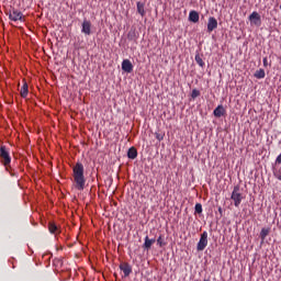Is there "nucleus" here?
<instances>
[{"mask_svg":"<svg viewBox=\"0 0 281 281\" xmlns=\"http://www.w3.org/2000/svg\"><path fill=\"white\" fill-rule=\"evenodd\" d=\"M72 186L75 190L82 192L87 186V178H85V165L77 162L72 167Z\"/></svg>","mask_w":281,"mask_h":281,"instance_id":"f257e3e1","label":"nucleus"},{"mask_svg":"<svg viewBox=\"0 0 281 281\" xmlns=\"http://www.w3.org/2000/svg\"><path fill=\"white\" fill-rule=\"evenodd\" d=\"M232 201L234 202L235 207H240L243 203V193H240V186H235L231 195Z\"/></svg>","mask_w":281,"mask_h":281,"instance_id":"f03ea898","label":"nucleus"},{"mask_svg":"<svg viewBox=\"0 0 281 281\" xmlns=\"http://www.w3.org/2000/svg\"><path fill=\"white\" fill-rule=\"evenodd\" d=\"M0 158H1V164H3V166H5L8 170V166H10V164L12 162V158L10 157V151L5 146L0 147Z\"/></svg>","mask_w":281,"mask_h":281,"instance_id":"7ed1b4c3","label":"nucleus"},{"mask_svg":"<svg viewBox=\"0 0 281 281\" xmlns=\"http://www.w3.org/2000/svg\"><path fill=\"white\" fill-rule=\"evenodd\" d=\"M205 247H207V231H204L201 234L200 240H199L198 246H196V250L198 251H203L205 249Z\"/></svg>","mask_w":281,"mask_h":281,"instance_id":"20e7f679","label":"nucleus"},{"mask_svg":"<svg viewBox=\"0 0 281 281\" xmlns=\"http://www.w3.org/2000/svg\"><path fill=\"white\" fill-rule=\"evenodd\" d=\"M10 21H23V13L19 9H12L9 13Z\"/></svg>","mask_w":281,"mask_h":281,"instance_id":"39448f33","label":"nucleus"},{"mask_svg":"<svg viewBox=\"0 0 281 281\" xmlns=\"http://www.w3.org/2000/svg\"><path fill=\"white\" fill-rule=\"evenodd\" d=\"M119 269H121L124 273V278H128L133 273V266L130 265L128 262H122L119 266Z\"/></svg>","mask_w":281,"mask_h":281,"instance_id":"423d86ee","label":"nucleus"},{"mask_svg":"<svg viewBox=\"0 0 281 281\" xmlns=\"http://www.w3.org/2000/svg\"><path fill=\"white\" fill-rule=\"evenodd\" d=\"M216 27H218V21L216 20V18L211 16L209 18V22H207V32H214V30H216Z\"/></svg>","mask_w":281,"mask_h":281,"instance_id":"0eeeda50","label":"nucleus"},{"mask_svg":"<svg viewBox=\"0 0 281 281\" xmlns=\"http://www.w3.org/2000/svg\"><path fill=\"white\" fill-rule=\"evenodd\" d=\"M82 34H86V36H91V22L88 20H85L82 22V29H81Z\"/></svg>","mask_w":281,"mask_h":281,"instance_id":"6e6552de","label":"nucleus"},{"mask_svg":"<svg viewBox=\"0 0 281 281\" xmlns=\"http://www.w3.org/2000/svg\"><path fill=\"white\" fill-rule=\"evenodd\" d=\"M122 70L126 74H132L133 71V63H131L128 59H124L122 61Z\"/></svg>","mask_w":281,"mask_h":281,"instance_id":"1a4fd4ad","label":"nucleus"},{"mask_svg":"<svg viewBox=\"0 0 281 281\" xmlns=\"http://www.w3.org/2000/svg\"><path fill=\"white\" fill-rule=\"evenodd\" d=\"M225 113H226L225 108L222 104L217 105V108L213 111V114L215 117H223Z\"/></svg>","mask_w":281,"mask_h":281,"instance_id":"9d476101","label":"nucleus"},{"mask_svg":"<svg viewBox=\"0 0 281 281\" xmlns=\"http://www.w3.org/2000/svg\"><path fill=\"white\" fill-rule=\"evenodd\" d=\"M30 93L27 81L23 80V86L20 90L21 98H27V94Z\"/></svg>","mask_w":281,"mask_h":281,"instance_id":"9b49d317","label":"nucleus"},{"mask_svg":"<svg viewBox=\"0 0 281 281\" xmlns=\"http://www.w3.org/2000/svg\"><path fill=\"white\" fill-rule=\"evenodd\" d=\"M146 7V4L142 1H138L136 3V10L138 12V14H140V16H146V10L144 9Z\"/></svg>","mask_w":281,"mask_h":281,"instance_id":"f8f14e48","label":"nucleus"},{"mask_svg":"<svg viewBox=\"0 0 281 281\" xmlns=\"http://www.w3.org/2000/svg\"><path fill=\"white\" fill-rule=\"evenodd\" d=\"M48 229H49L50 234H55V236L57 234H60V228H58V225H56L55 222H49Z\"/></svg>","mask_w":281,"mask_h":281,"instance_id":"ddd939ff","label":"nucleus"},{"mask_svg":"<svg viewBox=\"0 0 281 281\" xmlns=\"http://www.w3.org/2000/svg\"><path fill=\"white\" fill-rule=\"evenodd\" d=\"M273 175L276 179H278V181H281V164H276V160H274Z\"/></svg>","mask_w":281,"mask_h":281,"instance_id":"4468645a","label":"nucleus"},{"mask_svg":"<svg viewBox=\"0 0 281 281\" xmlns=\"http://www.w3.org/2000/svg\"><path fill=\"white\" fill-rule=\"evenodd\" d=\"M249 21H254L255 25H260V14H258V12L254 11L249 15Z\"/></svg>","mask_w":281,"mask_h":281,"instance_id":"2eb2a0df","label":"nucleus"},{"mask_svg":"<svg viewBox=\"0 0 281 281\" xmlns=\"http://www.w3.org/2000/svg\"><path fill=\"white\" fill-rule=\"evenodd\" d=\"M189 21H191V23H199V12L190 11Z\"/></svg>","mask_w":281,"mask_h":281,"instance_id":"dca6fc26","label":"nucleus"},{"mask_svg":"<svg viewBox=\"0 0 281 281\" xmlns=\"http://www.w3.org/2000/svg\"><path fill=\"white\" fill-rule=\"evenodd\" d=\"M128 159H137V149L135 147H131L127 151Z\"/></svg>","mask_w":281,"mask_h":281,"instance_id":"f3484780","label":"nucleus"},{"mask_svg":"<svg viewBox=\"0 0 281 281\" xmlns=\"http://www.w3.org/2000/svg\"><path fill=\"white\" fill-rule=\"evenodd\" d=\"M255 78H257L258 80H262V78H265V76H267V74L265 72V69L260 68L258 70L255 71Z\"/></svg>","mask_w":281,"mask_h":281,"instance_id":"a211bd4d","label":"nucleus"},{"mask_svg":"<svg viewBox=\"0 0 281 281\" xmlns=\"http://www.w3.org/2000/svg\"><path fill=\"white\" fill-rule=\"evenodd\" d=\"M150 247H153V241H150V238H148V236H146L145 243L143 244V249H146L148 251V250H150Z\"/></svg>","mask_w":281,"mask_h":281,"instance_id":"6ab92c4d","label":"nucleus"},{"mask_svg":"<svg viewBox=\"0 0 281 281\" xmlns=\"http://www.w3.org/2000/svg\"><path fill=\"white\" fill-rule=\"evenodd\" d=\"M269 232H271V228H262L260 232V238L261 240H265L267 236H269Z\"/></svg>","mask_w":281,"mask_h":281,"instance_id":"aec40b11","label":"nucleus"},{"mask_svg":"<svg viewBox=\"0 0 281 281\" xmlns=\"http://www.w3.org/2000/svg\"><path fill=\"white\" fill-rule=\"evenodd\" d=\"M195 63L199 65V67H205V61H203V58H201L199 53L195 55Z\"/></svg>","mask_w":281,"mask_h":281,"instance_id":"412c9836","label":"nucleus"},{"mask_svg":"<svg viewBox=\"0 0 281 281\" xmlns=\"http://www.w3.org/2000/svg\"><path fill=\"white\" fill-rule=\"evenodd\" d=\"M127 38H128V41H136L137 40V33H135V31H130L127 33Z\"/></svg>","mask_w":281,"mask_h":281,"instance_id":"4be33fe9","label":"nucleus"},{"mask_svg":"<svg viewBox=\"0 0 281 281\" xmlns=\"http://www.w3.org/2000/svg\"><path fill=\"white\" fill-rule=\"evenodd\" d=\"M199 95H201V91H199L198 89H193L191 92L192 100H196V98H199Z\"/></svg>","mask_w":281,"mask_h":281,"instance_id":"5701e85b","label":"nucleus"},{"mask_svg":"<svg viewBox=\"0 0 281 281\" xmlns=\"http://www.w3.org/2000/svg\"><path fill=\"white\" fill-rule=\"evenodd\" d=\"M155 137L158 142H164V137H166V134L156 132Z\"/></svg>","mask_w":281,"mask_h":281,"instance_id":"b1692460","label":"nucleus"},{"mask_svg":"<svg viewBox=\"0 0 281 281\" xmlns=\"http://www.w3.org/2000/svg\"><path fill=\"white\" fill-rule=\"evenodd\" d=\"M195 214H203V205L201 203L195 204Z\"/></svg>","mask_w":281,"mask_h":281,"instance_id":"393cba45","label":"nucleus"},{"mask_svg":"<svg viewBox=\"0 0 281 281\" xmlns=\"http://www.w3.org/2000/svg\"><path fill=\"white\" fill-rule=\"evenodd\" d=\"M157 245H159V247H166V241H164L161 235L157 238Z\"/></svg>","mask_w":281,"mask_h":281,"instance_id":"a878e982","label":"nucleus"},{"mask_svg":"<svg viewBox=\"0 0 281 281\" xmlns=\"http://www.w3.org/2000/svg\"><path fill=\"white\" fill-rule=\"evenodd\" d=\"M269 66V59H267V57H263V67H268Z\"/></svg>","mask_w":281,"mask_h":281,"instance_id":"bb28decb","label":"nucleus"},{"mask_svg":"<svg viewBox=\"0 0 281 281\" xmlns=\"http://www.w3.org/2000/svg\"><path fill=\"white\" fill-rule=\"evenodd\" d=\"M276 164H281V153L277 156Z\"/></svg>","mask_w":281,"mask_h":281,"instance_id":"cd10ccee","label":"nucleus"},{"mask_svg":"<svg viewBox=\"0 0 281 281\" xmlns=\"http://www.w3.org/2000/svg\"><path fill=\"white\" fill-rule=\"evenodd\" d=\"M149 241L151 243V245H155L156 239H155V238H153V239H149Z\"/></svg>","mask_w":281,"mask_h":281,"instance_id":"c85d7f7f","label":"nucleus"},{"mask_svg":"<svg viewBox=\"0 0 281 281\" xmlns=\"http://www.w3.org/2000/svg\"><path fill=\"white\" fill-rule=\"evenodd\" d=\"M218 212H220V214H223V209L220 207V209H218Z\"/></svg>","mask_w":281,"mask_h":281,"instance_id":"c756f323","label":"nucleus"}]
</instances>
